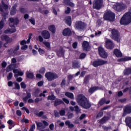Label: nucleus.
<instances>
[{
    "instance_id": "obj_1",
    "label": "nucleus",
    "mask_w": 131,
    "mask_h": 131,
    "mask_svg": "<svg viewBox=\"0 0 131 131\" xmlns=\"http://www.w3.org/2000/svg\"><path fill=\"white\" fill-rule=\"evenodd\" d=\"M131 23V12H127L121 18L120 23L121 25H128Z\"/></svg>"
},
{
    "instance_id": "obj_2",
    "label": "nucleus",
    "mask_w": 131,
    "mask_h": 131,
    "mask_svg": "<svg viewBox=\"0 0 131 131\" xmlns=\"http://www.w3.org/2000/svg\"><path fill=\"white\" fill-rule=\"evenodd\" d=\"M77 102L84 109H90L92 106L88 99H77Z\"/></svg>"
},
{
    "instance_id": "obj_3",
    "label": "nucleus",
    "mask_w": 131,
    "mask_h": 131,
    "mask_svg": "<svg viewBox=\"0 0 131 131\" xmlns=\"http://www.w3.org/2000/svg\"><path fill=\"white\" fill-rule=\"evenodd\" d=\"M111 38L117 42H120V39H121V37H120V34H119V32L117 31V30L113 29L112 30V36Z\"/></svg>"
},
{
    "instance_id": "obj_4",
    "label": "nucleus",
    "mask_w": 131,
    "mask_h": 131,
    "mask_svg": "<svg viewBox=\"0 0 131 131\" xmlns=\"http://www.w3.org/2000/svg\"><path fill=\"white\" fill-rule=\"evenodd\" d=\"M103 19L106 20V21H113L115 19V14L112 12L111 11H108L104 14Z\"/></svg>"
},
{
    "instance_id": "obj_5",
    "label": "nucleus",
    "mask_w": 131,
    "mask_h": 131,
    "mask_svg": "<svg viewBox=\"0 0 131 131\" xmlns=\"http://www.w3.org/2000/svg\"><path fill=\"white\" fill-rule=\"evenodd\" d=\"M113 8L117 12H121L122 11H123V10H125L127 7L125 4L118 3L114 5Z\"/></svg>"
},
{
    "instance_id": "obj_6",
    "label": "nucleus",
    "mask_w": 131,
    "mask_h": 131,
    "mask_svg": "<svg viewBox=\"0 0 131 131\" xmlns=\"http://www.w3.org/2000/svg\"><path fill=\"white\" fill-rule=\"evenodd\" d=\"M45 77L49 81H52V80H54V79H56L59 77V76L54 73L48 72L45 74Z\"/></svg>"
},
{
    "instance_id": "obj_7",
    "label": "nucleus",
    "mask_w": 131,
    "mask_h": 131,
    "mask_svg": "<svg viewBox=\"0 0 131 131\" xmlns=\"http://www.w3.org/2000/svg\"><path fill=\"white\" fill-rule=\"evenodd\" d=\"M108 61L106 60H103L102 59H98L93 62L92 65L94 67H98L99 66H102V65H105L107 64Z\"/></svg>"
},
{
    "instance_id": "obj_8",
    "label": "nucleus",
    "mask_w": 131,
    "mask_h": 131,
    "mask_svg": "<svg viewBox=\"0 0 131 131\" xmlns=\"http://www.w3.org/2000/svg\"><path fill=\"white\" fill-rule=\"evenodd\" d=\"M102 4H103V0H95L93 3L94 9L100 10L102 7Z\"/></svg>"
},
{
    "instance_id": "obj_9",
    "label": "nucleus",
    "mask_w": 131,
    "mask_h": 131,
    "mask_svg": "<svg viewBox=\"0 0 131 131\" xmlns=\"http://www.w3.org/2000/svg\"><path fill=\"white\" fill-rule=\"evenodd\" d=\"M9 21V26L10 27H14L15 25H18L19 24V19L18 18H10Z\"/></svg>"
},
{
    "instance_id": "obj_10",
    "label": "nucleus",
    "mask_w": 131,
    "mask_h": 131,
    "mask_svg": "<svg viewBox=\"0 0 131 131\" xmlns=\"http://www.w3.org/2000/svg\"><path fill=\"white\" fill-rule=\"evenodd\" d=\"M98 51H99V54L101 57V58H106L107 57H108V54L105 51V50H104V48L102 47H99L98 48Z\"/></svg>"
},
{
    "instance_id": "obj_11",
    "label": "nucleus",
    "mask_w": 131,
    "mask_h": 131,
    "mask_svg": "<svg viewBox=\"0 0 131 131\" xmlns=\"http://www.w3.org/2000/svg\"><path fill=\"white\" fill-rule=\"evenodd\" d=\"M82 47L83 48V51H89L91 50V47L90 46V43L86 41H84L82 44Z\"/></svg>"
},
{
    "instance_id": "obj_12",
    "label": "nucleus",
    "mask_w": 131,
    "mask_h": 131,
    "mask_svg": "<svg viewBox=\"0 0 131 131\" xmlns=\"http://www.w3.org/2000/svg\"><path fill=\"white\" fill-rule=\"evenodd\" d=\"M105 47L107 49H113L114 48V43L111 40L107 39L105 41Z\"/></svg>"
},
{
    "instance_id": "obj_13",
    "label": "nucleus",
    "mask_w": 131,
    "mask_h": 131,
    "mask_svg": "<svg viewBox=\"0 0 131 131\" xmlns=\"http://www.w3.org/2000/svg\"><path fill=\"white\" fill-rule=\"evenodd\" d=\"M41 34L45 38V39H49L50 37H51V34H50V32L47 30H43L41 32Z\"/></svg>"
},
{
    "instance_id": "obj_14",
    "label": "nucleus",
    "mask_w": 131,
    "mask_h": 131,
    "mask_svg": "<svg viewBox=\"0 0 131 131\" xmlns=\"http://www.w3.org/2000/svg\"><path fill=\"white\" fill-rule=\"evenodd\" d=\"M123 112L124 114H130L131 113V105L127 104L123 108Z\"/></svg>"
},
{
    "instance_id": "obj_15",
    "label": "nucleus",
    "mask_w": 131,
    "mask_h": 131,
    "mask_svg": "<svg viewBox=\"0 0 131 131\" xmlns=\"http://www.w3.org/2000/svg\"><path fill=\"white\" fill-rule=\"evenodd\" d=\"M75 27L79 30H80V29H83V28H84V24L81 21H77L75 24Z\"/></svg>"
},
{
    "instance_id": "obj_16",
    "label": "nucleus",
    "mask_w": 131,
    "mask_h": 131,
    "mask_svg": "<svg viewBox=\"0 0 131 131\" xmlns=\"http://www.w3.org/2000/svg\"><path fill=\"white\" fill-rule=\"evenodd\" d=\"M62 34L64 36H70V35L72 34V33L70 28H66L63 30Z\"/></svg>"
},
{
    "instance_id": "obj_17",
    "label": "nucleus",
    "mask_w": 131,
    "mask_h": 131,
    "mask_svg": "<svg viewBox=\"0 0 131 131\" xmlns=\"http://www.w3.org/2000/svg\"><path fill=\"white\" fill-rule=\"evenodd\" d=\"M19 48V45H17L15 47L14 51H13L12 49H10L8 50V53H9L10 55H13V54H14V55H16L17 51H18Z\"/></svg>"
},
{
    "instance_id": "obj_18",
    "label": "nucleus",
    "mask_w": 131,
    "mask_h": 131,
    "mask_svg": "<svg viewBox=\"0 0 131 131\" xmlns=\"http://www.w3.org/2000/svg\"><path fill=\"white\" fill-rule=\"evenodd\" d=\"M7 123L9 125V129H12V128H13V127H14V126L16 125V124H15V122H14V121L11 119L7 121Z\"/></svg>"
},
{
    "instance_id": "obj_19",
    "label": "nucleus",
    "mask_w": 131,
    "mask_h": 131,
    "mask_svg": "<svg viewBox=\"0 0 131 131\" xmlns=\"http://www.w3.org/2000/svg\"><path fill=\"white\" fill-rule=\"evenodd\" d=\"M16 28H15L12 29L8 28L7 30L4 31V33L6 34L14 33V32H16Z\"/></svg>"
},
{
    "instance_id": "obj_20",
    "label": "nucleus",
    "mask_w": 131,
    "mask_h": 131,
    "mask_svg": "<svg viewBox=\"0 0 131 131\" xmlns=\"http://www.w3.org/2000/svg\"><path fill=\"white\" fill-rule=\"evenodd\" d=\"M9 6L2 1V5H0V11L4 12V10H8Z\"/></svg>"
},
{
    "instance_id": "obj_21",
    "label": "nucleus",
    "mask_w": 131,
    "mask_h": 131,
    "mask_svg": "<svg viewBox=\"0 0 131 131\" xmlns=\"http://www.w3.org/2000/svg\"><path fill=\"white\" fill-rule=\"evenodd\" d=\"M17 7V4H15L12 7L10 11V15H11L12 16H14V15H15V14L17 13V10L16 9Z\"/></svg>"
},
{
    "instance_id": "obj_22",
    "label": "nucleus",
    "mask_w": 131,
    "mask_h": 131,
    "mask_svg": "<svg viewBox=\"0 0 131 131\" xmlns=\"http://www.w3.org/2000/svg\"><path fill=\"white\" fill-rule=\"evenodd\" d=\"M126 125L129 127L131 129V117H127L125 118Z\"/></svg>"
},
{
    "instance_id": "obj_23",
    "label": "nucleus",
    "mask_w": 131,
    "mask_h": 131,
    "mask_svg": "<svg viewBox=\"0 0 131 131\" xmlns=\"http://www.w3.org/2000/svg\"><path fill=\"white\" fill-rule=\"evenodd\" d=\"M13 73H15L14 75L15 77H17V76H22L23 75V72H21V71H19L18 69L13 70ZM17 73V74H16Z\"/></svg>"
},
{
    "instance_id": "obj_24",
    "label": "nucleus",
    "mask_w": 131,
    "mask_h": 131,
    "mask_svg": "<svg viewBox=\"0 0 131 131\" xmlns=\"http://www.w3.org/2000/svg\"><path fill=\"white\" fill-rule=\"evenodd\" d=\"M64 4H65V5H67L68 6H70V7H71L72 8L74 7V4L72 2H71V1L70 0H64L63 2Z\"/></svg>"
},
{
    "instance_id": "obj_25",
    "label": "nucleus",
    "mask_w": 131,
    "mask_h": 131,
    "mask_svg": "<svg viewBox=\"0 0 131 131\" xmlns=\"http://www.w3.org/2000/svg\"><path fill=\"white\" fill-rule=\"evenodd\" d=\"M114 54L116 56V57H122V53H121L120 51L118 50V49H115L114 51Z\"/></svg>"
},
{
    "instance_id": "obj_26",
    "label": "nucleus",
    "mask_w": 131,
    "mask_h": 131,
    "mask_svg": "<svg viewBox=\"0 0 131 131\" xmlns=\"http://www.w3.org/2000/svg\"><path fill=\"white\" fill-rule=\"evenodd\" d=\"M124 75H129L131 74V68H128L123 71Z\"/></svg>"
},
{
    "instance_id": "obj_27",
    "label": "nucleus",
    "mask_w": 131,
    "mask_h": 131,
    "mask_svg": "<svg viewBox=\"0 0 131 131\" xmlns=\"http://www.w3.org/2000/svg\"><path fill=\"white\" fill-rule=\"evenodd\" d=\"M65 124L66 125L68 126L69 128H73L74 127V124H71L69 120L66 121Z\"/></svg>"
},
{
    "instance_id": "obj_28",
    "label": "nucleus",
    "mask_w": 131,
    "mask_h": 131,
    "mask_svg": "<svg viewBox=\"0 0 131 131\" xmlns=\"http://www.w3.org/2000/svg\"><path fill=\"white\" fill-rule=\"evenodd\" d=\"M72 67L74 69H76V68H80V66L79 65V62H78V61L73 62Z\"/></svg>"
},
{
    "instance_id": "obj_29",
    "label": "nucleus",
    "mask_w": 131,
    "mask_h": 131,
    "mask_svg": "<svg viewBox=\"0 0 131 131\" xmlns=\"http://www.w3.org/2000/svg\"><path fill=\"white\" fill-rule=\"evenodd\" d=\"M49 30L52 32V33H55L56 32V28L55 27V25H52L49 27Z\"/></svg>"
},
{
    "instance_id": "obj_30",
    "label": "nucleus",
    "mask_w": 131,
    "mask_h": 131,
    "mask_svg": "<svg viewBox=\"0 0 131 131\" xmlns=\"http://www.w3.org/2000/svg\"><path fill=\"white\" fill-rule=\"evenodd\" d=\"M66 23L69 25V26H71V17L68 16L66 19Z\"/></svg>"
},
{
    "instance_id": "obj_31",
    "label": "nucleus",
    "mask_w": 131,
    "mask_h": 131,
    "mask_svg": "<svg viewBox=\"0 0 131 131\" xmlns=\"http://www.w3.org/2000/svg\"><path fill=\"white\" fill-rule=\"evenodd\" d=\"M130 60H131L130 57H126L119 59L118 61L119 62H123L124 61H129Z\"/></svg>"
},
{
    "instance_id": "obj_32",
    "label": "nucleus",
    "mask_w": 131,
    "mask_h": 131,
    "mask_svg": "<svg viewBox=\"0 0 131 131\" xmlns=\"http://www.w3.org/2000/svg\"><path fill=\"white\" fill-rule=\"evenodd\" d=\"M97 90H98V87L97 86L91 88L89 90V93H90V94H93V93H94V92H95V91H97Z\"/></svg>"
},
{
    "instance_id": "obj_33",
    "label": "nucleus",
    "mask_w": 131,
    "mask_h": 131,
    "mask_svg": "<svg viewBox=\"0 0 131 131\" xmlns=\"http://www.w3.org/2000/svg\"><path fill=\"white\" fill-rule=\"evenodd\" d=\"M61 104H64V102L62 100H55L54 102L55 106H59Z\"/></svg>"
},
{
    "instance_id": "obj_34",
    "label": "nucleus",
    "mask_w": 131,
    "mask_h": 131,
    "mask_svg": "<svg viewBox=\"0 0 131 131\" xmlns=\"http://www.w3.org/2000/svg\"><path fill=\"white\" fill-rule=\"evenodd\" d=\"M65 96H66V97H68V98H70V99H73L74 98L73 94L69 92L66 93Z\"/></svg>"
},
{
    "instance_id": "obj_35",
    "label": "nucleus",
    "mask_w": 131,
    "mask_h": 131,
    "mask_svg": "<svg viewBox=\"0 0 131 131\" xmlns=\"http://www.w3.org/2000/svg\"><path fill=\"white\" fill-rule=\"evenodd\" d=\"M35 123L37 125V129H39L40 127H42L43 125L42 124V123L41 122H37V121H35Z\"/></svg>"
},
{
    "instance_id": "obj_36",
    "label": "nucleus",
    "mask_w": 131,
    "mask_h": 131,
    "mask_svg": "<svg viewBox=\"0 0 131 131\" xmlns=\"http://www.w3.org/2000/svg\"><path fill=\"white\" fill-rule=\"evenodd\" d=\"M89 79H90V75H88L85 76L84 79V82H83L84 84H88Z\"/></svg>"
},
{
    "instance_id": "obj_37",
    "label": "nucleus",
    "mask_w": 131,
    "mask_h": 131,
    "mask_svg": "<svg viewBox=\"0 0 131 131\" xmlns=\"http://www.w3.org/2000/svg\"><path fill=\"white\" fill-rule=\"evenodd\" d=\"M26 75L28 78H33V73H29V72H27L26 73Z\"/></svg>"
},
{
    "instance_id": "obj_38",
    "label": "nucleus",
    "mask_w": 131,
    "mask_h": 131,
    "mask_svg": "<svg viewBox=\"0 0 131 131\" xmlns=\"http://www.w3.org/2000/svg\"><path fill=\"white\" fill-rule=\"evenodd\" d=\"M104 115V113L103 112H100L98 113V114L96 116V119L98 118H101Z\"/></svg>"
},
{
    "instance_id": "obj_39",
    "label": "nucleus",
    "mask_w": 131,
    "mask_h": 131,
    "mask_svg": "<svg viewBox=\"0 0 131 131\" xmlns=\"http://www.w3.org/2000/svg\"><path fill=\"white\" fill-rule=\"evenodd\" d=\"M74 112H76V113H79V112H80V110H79L78 105L75 106Z\"/></svg>"
},
{
    "instance_id": "obj_40",
    "label": "nucleus",
    "mask_w": 131,
    "mask_h": 131,
    "mask_svg": "<svg viewBox=\"0 0 131 131\" xmlns=\"http://www.w3.org/2000/svg\"><path fill=\"white\" fill-rule=\"evenodd\" d=\"M105 103H106V100H105V99H101L100 101H99V105H100V106H103V104H105Z\"/></svg>"
},
{
    "instance_id": "obj_41",
    "label": "nucleus",
    "mask_w": 131,
    "mask_h": 131,
    "mask_svg": "<svg viewBox=\"0 0 131 131\" xmlns=\"http://www.w3.org/2000/svg\"><path fill=\"white\" fill-rule=\"evenodd\" d=\"M43 45L46 46V47H47L48 49H50L51 48V45L50 44V42L47 41H43Z\"/></svg>"
},
{
    "instance_id": "obj_42",
    "label": "nucleus",
    "mask_w": 131,
    "mask_h": 131,
    "mask_svg": "<svg viewBox=\"0 0 131 131\" xmlns=\"http://www.w3.org/2000/svg\"><path fill=\"white\" fill-rule=\"evenodd\" d=\"M35 115H36V116H38V117H41L43 115V114H44L43 112L41 111L40 112L38 113H35Z\"/></svg>"
},
{
    "instance_id": "obj_43",
    "label": "nucleus",
    "mask_w": 131,
    "mask_h": 131,
    "mask_svg": "<svg viewBox=\"0 0 131 131\" xmlns=\"http://www.w3.org/2000/svg\"><path fill=\"white\" fill-rule=\"evenodd\" d=\"M14 84L15 85V89H16V90H20V84H19V83L14 82Z\"/></svg>"
},
{
    "instance_id": "obj_44",
    "label": "nucleus",
    "mask_w": 131,
    "mask_h": 131,
    "mask_svg": "<svg viewBox=\"0 0 131 131\" xmlns=\"http://www.w3.org/2000/svg\"><path fill=\"white\" fill-rule=\"evenodd\" d=\"M38 52L40 55H45V54L46 53L45 50L41 49V48L38 49Z\"/></svg>"
},
{
    "instance_id": "obj_45",
    "label": "nucleus",
    "mask_w": 131,
    "mask_h": 131,
    "mask_svg": "<svg viewBox=\"0 0 131 131\" xmlns=\"http://www.w3.org/2000/svg\"><path fill=\"white\" fill-rule=\"evenodd\" d=\"M64 54V50L63 49H61L60 51L57 52V55L58 56H62Z\"/></svg>"
},
{
    "instance_id": "obj_46",
    "label": "nucleus",
    "mask_w": 131,
    "mask_h": 131,
    "mask_svg": "<svg viewBox=\"0 0 131 131\" xmlns=\"http://www.w3.org/2000/svg\"><path fill=\"white\" fill-rule=\"evenodd\" d=\"M7 38H8V35H3L1 36L2 40H5L6 41Z\"/></svg>"
},
{
    "instance_id": "obj_47",
    "label": "nucleus",
    "mask_w": 131,
    "mask_h": 131,
    "mask_svg": "<svg viewBox=\"0 0 131 131\" xmlns=\"http://www.w3.org/2000/svg\"><path fill=\"white\" fill-rule=\"evenodd\" d=\"M21 110H23V111H26V113H27V114H29L30 112H29V110H28V108L25 107H23V108H21Z\"/></svg>"
},
{
    "instance_id": "obj_48",
    "label": "nucleus",
    "mask_w": 131,
    "mask_h": 131,
    "mask_svg": "<svg viewBox=\"0 0 131 131\" xmlns=\"http://www.w3.org/2000/svg\"><path fill=\"white\" fill-rule=\"evenodd\" d=\"M85 98V97H84V95H83V94H79L77 96V99H84Z\"/></svg>"
},
{
    "instance_id": "obj_49",
    "label": "nucleus",
    "mask_w": 131,
    "mask_h": 131,
    "mask_svg": "<svg viewBox=\"0 0 131 131\" xmlns=\"http://www.w3.org/2000/svg\"><path fill=\"white\" fill-rule=\"evenodd\" d=\"M21 121V122H24L25 123H29V120L28 119L23 118Z\"/></svg>"
},
{
    "instance_id": "obj_50",
    "label": "nucleus",
    "mask_w": 131,
    "mask_h": 131,
    "mask_svg": "<svg viewBox=\"0 0 131 131\" xmlns=\"http://www.w3.org/2000/svg\"><path fill=\"white\" fill-rule=\"evenodd\" d=\"M5 25V23L3 20H1L0 21V30L1 29H3L4 28V26Z\"/></svg>"
},
{
    "instance_id": "obj_51",
    "label": "nucleus",
    "mask_w": 131,
    "mask_h": 131,
    "mask_svg": "<svg viewBox=\"0 0 131 131\" xmlns=\"http://www.w3.org/2000/svg\"><path fill=\"white\" fill-rule=\"evenodd\" d=\"M86 56V54L85 53H81L79 56V59H84Z\"/></svg>"
},
{
    "instance_id": "obj_52",
    "label": "nucleus",
    "mask_w": 131,
    "mask_h": 131,
    "mask_svg": "<svg viewBox=\"0 0 131 131\" xmlns=\"http://www.w3.org/2000/svg\"><path fill=\"white\" fill-rule=\"evenodd\" d=\"M29 20L31 23V24L33 25H35V19H34V18H30Z\"/></svg>"
},
{
    "instance_id": "obj_53",
    "label": "nucleus",
    "mask_w": 131,
    "mask_h": 131,
    "mask_svg": "<svg viewBox=\"0 0 131 131\" xmlns=\"http://www.w3.org/2000/svg\"><path fill=\"white\" fill-rule=\"evenodd\" d=\"M12 77H13V73H10L9 75L7 77L8 80H10L12 79Z\"/></svg>"
},
{
    "instance_id": "obj_54",
    "label": "nucleus",
    "mask_w": 131,
    "mask_h": 131,
    "mask_svg": "<svg viewBox=\"0 0 131 131\" xmlns=\"http://www.w3.org/2000/svg\"><path fill=\"white\" fill-rule=\"evenodd\" d=\"M65 110H62L59 112V114L61 116H64L65 115Z\"/></svg>"
},
{
    "instance_id": "obj_55",
    "label": "nucleus",
    "mask_w": 131,
    "mask_h": 131,
    "mask_svg": "<svg viewBox=\"0 0 131 131\" xmlns=\"http://www.w3.org/2000/svg\"><path fill=\"white\" fill-rule=\"evenodd\" d=\"M20 86H21V89H26V84H25V83H24V82H22L20 83Z\"/></svg>"
},
{
    "instance_id": "obj_56",
    "label": "nucleus",
    "mask_w": 131,
    "mask_h": 131,
    "mask_svg": "<svg viewBox=\"0 0 131 131\" xmlns=\"http://www.w3.org/2000/svg\"><path fill=\"white\" fill-rule=\"evenodd\" d=\"M6 41H7V43L12 42V41H13V39H12V38H10V37H9V36H8L7 39H6Z\"/></svg>"
},
{
    "instance_id": "obj_57",
    "label": "nucleus",
    "mask_w": 131,
    "mask_h": 131,
    "mask_svg": "<svg viewBox=\"0 0 131 131\" xmlns=\"http://www.w3.org/2000/svg\"><path fill=\"white\" fill-rule=\"evenodd\" d=\"M54 113L55 117H60V116H59V112H58L57 110H54Z\"/></svg>"
},
{
    "instance_id": "obj_58",
    "label": "nucleus",
    "mask_w": 131,
    "mask_h": 131,
    "mask_svg": "<svg viewBox=\"0 0 131 131\" xmlns=\"http://www.w3.org/2000/svg\"><path fill=\"white\" fill-rule=\"evenodd\" d=\"M16 114L18 116H21L22 115V112L20 110H17Z\"/></svg>"
},
{
    "instance_id": "obj_59",
    "label": "nucleus",
    "mask_w": 131,
    "mask_h": 131,
    "mask_svg": "<svg viewBox=\"0 0 131 131\" xmlns=\"http://www.w3.org/2000/svg\"><path fill=\"white\" fill-rule=\"evenodd\" d=\"M112 105H107L106 106H104L103 108H102L101 109V110L103 111V110H107L108 109H109V108H111Z\"/></svg>"
},
{
    "instance_id": "obj_60",
    "label": "nucleus",
    "mask_w": 131,
    "mask_h": 131,
    "mask_svg": "<svg viewBox=\"0 0 131 131\" xmlns=\"http://www.w3.org/2000/svg\"><path fill=\"white\" fill-rule=\"evenodd\" d=\"M99 123H100V124H104V123H106V121L102 118L100 120Z\"/></svg>"
},
{
    "instance_id": "obj_61",
    "label": "nucleus",
    "mask_w": 131,
    "mask_h": 131,
    "mask_svg": "<svg viewBox=\"0 0 131 131\" xmlns=\"http://www.w3.org/2000/svg\"><path fill=\"white\" fill-rule=\"evenodd\" d=\"M38 39L40 42H43V38L42 37V36L40 35L38 36Z\"/></svg>"
},
{
    "instance_id": "obj_62",
    "label": "nucleus",
    "mask_w": 131,
    "mask_h": 131,
    "mask_svg": "<svg viewBox=\"0 0 131 131\" xmlns=\"http://www.w3.org/2000/svg\"><path fill=\"white\" fill-rule=\"evenodd\" d=\"M20 11L21 13H23V14H25V13H26L27 12V10L25 8H20Z\"/></svg>"
},
{
    "instance_id": "obj_63",
    "label": "nucleus",
    "mask_w": 131,
    "mask_h": 131,
    "mask_svg": "<svg viewBox=\"0 0 131 131\" xmlns=\"http://www.w3.org/2000/svg\"><path fill=\"white\" fill-rule=\"evenodd\" d=\"M70 12H71V9L69 7H68L67 10L65 11V13L70 14Z\"/></svg>"
},
{
    "instance_id": "obj_64",
    "label": "nucleus",
    "mask_w": 131,
    "mask_h": 131,
    "mask_svg": "<svg viewBox=\"0 0 131 131\" xmlns=\"http://www.w3.org/2000/svg\"><path fill=\"white\" fill-rule=\"evenodd\" d=\"M54 123H52L49 125V128L50 129V130H53V129H54Z\"/></svg>"
}]
</instances>
